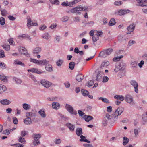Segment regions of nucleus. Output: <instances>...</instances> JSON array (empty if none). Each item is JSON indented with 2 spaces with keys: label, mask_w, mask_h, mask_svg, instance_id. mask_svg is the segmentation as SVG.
Instances as JSON below:
<instances>
[{
  "label": "nucleus",
  "mask_w": 147,
  "mask_h": 147,
  "mask_svg": "<svg viewBox=\"0 0 147 147\" xmlns=\"http://www.w3.org/2000/svg\"><path fill=\"white\" fill-rule=\"evenodd\" d=\"M138 4L136 5L138 6H141L142 7L147 6V0L143 1L142 0H136Z\"/></svg>",
  "instance_id": "423d86ee"
},
{
  "label": "nucleus",
  "mask_w": 147,
  "mask_h": 147,
  "mask_svg": "<svg viewBox=\"0 0 147 147\" xmlns=\"http://www.w3.org/2000/svg\"><path fill=\"white\" fill-rule=\"evenodd\" d=\"M130 84L134 87L135 92L138 93V83L134 80H131L130 82Z\"/></svg>",
  "instance_id": "0eeeda50"
},
{
  "label": "nucleus",
  "mask_w": 147,
  "mask_h": 147,
  "mask_svg": "<svg viewBox=\"0 0 147 147\" xmlns=\"http://www.w3.org/2000/svg\"><path fill=\"white\" fill-rule=\"evenodd\" d=\"M8 18L11 20L14 21L16 18L14 17L13 16L9 15L8 16Z\"/></svg>",
  "instance_id": "774afa93"
},
{
  "label": "nucleus",
  "mask_w": 147,
  "mask_h": 147,
  "mask_svg": "<svg viewBox=\"0 0 147 147\" xmlns=\"http://www.w3.org/2000/svg\"><path fill=\"white\" fill-rule=\"evenodd\" d=\"M32 137L34 139L39 140L41 137V135L40 134L36 133L33 134V135H32Z\"/></svg>",
  "instance_id": "4be33fe9"
},
{
  "label": "nucleus",
  "mask_w": 147,
  "mask_h": 147,
  "mask_svg": "<svg viewBox=\"0 0 147 147\" xmlns=\"http://www.w3.org/2000/svg\"><path fill=\"white\" fill-rule=\"evenodd\" d=\"M130 11L128 9H120L118 11V13L119 14L120 16L129 13Z\"/></svg>",
  "instance_id": "f8f14e48"
},
{
  "label": "nucleus",
  "mask_w": 147,
  "mask_h": 147,
  "mask_svg": "<svg viewBox=\"0 0 147 147\" xmlns=\"http://www.w3.org/2000/svg\"><path fill=\"white\" fill-rule=\"evenodd\" d=\"M124 110L123 108L121 107H119L112 114V116L110 115L109 113H106L102 121V124L104 126H106L110 124L111 126L118 119V116L120 115Z\"/></svg>",
  "instance_id": "f257e3e1"
},
{
  "label": "nucleus",
  "mask_w": 147,
  "mask_h": 147,
  "mask_svg": "<svg viewBox=\"0 0 147 147\" xmlns=\"http://www.w3.org/2000/svg\"><path fill=\"white\" fill-rule=\"evenodd\" d=\"M45 68L47 71L49 72H51L53 70V68L52 65H50L49 63L45 66Z\"/></svg>",
  "instance_id": "6ab92c4d"
},
{
  "label": "nucleus",
  "mask_w": 147,
  "mask_h": 147,
  "mask_svg": "<svg viewBox=\"0 0 147 147\" xmlns=\"http://www.w3.org/2000/svg\"><path fill=\"white\" fill-rule=\"evenodd\" d=\"M18 141L20 142H21L22 144H24L26 142L24 138L20 136L19 137Z\"/></svg>",
  "instance_id": "6e6d98bb"
},
{
  "label": "nucleus",
  "mask_w": 147,
  "mask_h": 147,
  "mask_svg": "<svg viewBox=\"0 0 147 147\" xmlns=\"http://www.w3.org/2000/svg\"><path fill=\"white\" fill-rule=\"evenodd\" d=\"M76 79L78 82H80L83 79V76L81 74H78L76 76Z\"/></svg>",
  "instance_id": "b1692460"
},
{
  "label": "nucleus",
  "mask_w": 147,
  "mask_h": 147,
  "mask_svg": "<svg viewBox=\"0 0 147 147\" xmlns=\"http://www.w3.org/2000/svg\"><path fill=\"white\" fill-rule=\"evenodd\" d=\"M94 84V82L92 80H90L89 81H88L87 84H86V85L88 87H90L92 86Z\"/></svg>",
  "instance_id": "c03bdc74"
},
{
  "label": "nucleus",
  "mask_w": 147,
  "mask_h": 147,
  "mask_svg": "<svg viewBox=\"0 0 147 147\" xmlns=\"http://www.w3.org/2000/svg\"><path fill=\"white\" fill-rule=\"evenodd\" d=\"M78 113L80 116L83 117V116H84L85 113L83 112L81 110H79L78 111Z\"/></svg>",
  "instance_id": "0e129e2a"
},
{
  "label": "nucleus",
  "mask_w": 147,
  "mask_h": 147,
  "mask_svg": "<svg viewBox=\"0 0 147 147\" xmlns=\"http://www.w3.org/2000/svg\"><path fill=\"white\" fill-rule=\"evenodd\" d=\"M98 98L99 100H101L104 103H109V101L106 98L103 97H98Z\"/></svg>",
  "instance_id": "473e14b6"
},
{
  "label": "nucleus",
  "mask_w": 147,
  "mask_h": 147,
  "mask_svg": "<svg viewBox=\"0 0 147 147\" xmlns=\"http://www.w3.org/2000/svg\"><path fill=\"white\" fill-rule=\"evenodd\" d=\"M3 129H0V132H2V134H5V135H8L10 133V131L9 129H6L4 130L3 131Z\"/></svg>",
  "instance_id": "cd10ccee"
},
{
  "label": "nucleus",
  "mask_w": 147,
  "mask_h": 147,
  "mask_svg": "<svg viewBox=\"0 0 147 147\" xmlns=\"http://www.w3.org/2000/svg\"><path fill=\"white\" fill-rule=\"evenodd\" d=\"M123 57V55H121L120 56L115 57L113 59V61L115 62L119 61L120 59L122 58Z\"/></svg>",
  "instance_id": "ea45409f"
},
{
  "label": "nucleus",
  "mask_w": 147,
  "mask_h": 147,
  "mask_svg": "<svg viewBox=\"0 0 147 147\" xmlns=\"http://www.w3.org/2000/svg\"><path fill=\"white\" fill-rule=\"evenodd\" d=\"M41 51V49L40 47H37L34 49L33 53L34 54H38Z\"/></svg>",
  "instance_id": "2eb2a0df"
},
{
  "label": "nucleus",
  "mask_w": 147,
  "mask_h": 147,
  "mask_svg": "<svg viewBox=\"0 0 147 147\" xmlns=\"http://www.w3.org/2000/svg\"><path fill=\"white\" fill-rule=\"evenodd\" d=\"M109 64V62L108 61H103L100 66V68H103L104 67H106Z\"/></svg>",
  "instance_id": "4468645a"
},
{
  "label": "nucleus",
  "mask_w": 147,
  "mask_h": 147,
  "mask_svg": "<svg viewBox=\"0 0 147 147\" xmlns=\"http://www.w3.org/2000/svg\"><path fill=\"white\" fill-rule=\"evenodd\" d=\"M81 92L82 95L84 96H87L89 94V92L87 90L84 89L81 90Z\"/></svg>",
  "instance_id": "412c9836"
},
{
  "label": "nucleus",
  "mask_w": 147,
  "mask_h": 147,
  "mask_svg": "<svg viewBox=\"0 0 147 147\" xmlns=\"http://www.w3.org/2000/svg\"><path fill=\"white\" fill-rule=\"evenodd\" d=\"M103 73L101 71H99L96 76V80L97 81H101Z\"/></svg>",
  "instance_id": "ddd939ff"
},
{
  "label": "nucleus",
  "mask_w": 147,
  "mask_h": 147,
  "mask_svg": "<svg viewBox=\"0 0 147 147\" xmlns=\"http://www.w3.org/2000/svg\"><path fill=\"white\" fill-rule=\"evenodd\" d=\"M119 70L121 71V69L120 68L119 66L117 65L116 66V67L114 69V71L115 72H117Z\"/></svg>",
  "instance_id": "680f3d73"
},
{
  "label": "nucleus",
  "mask_w": 147,
  "mask_h": 147,
  "mask_svg": "<svg viewBox=\"0 0 147 147\" xmlns=\"http://www.w3.org/2000/svg\"><path fill=\"white\" fill-rule=\"evenodd\" d=\"M3 48L5 50L8 51L10 49V46L9 45H3Z\"/></svg>",
  "instance_id": "3c124183"
},
{
  "label": "nucleus",
  "mask_w": 147,
  "mask_h": 147,
  "mask_svg": "<svg viewBox=\"0 0 147 147\" xmlns=\"http://www.w3.org/2000/svg\"><path fill=\"white\" fill-rule=\"evenodd\" d=\"M62 5L63 6H69L70 7V5H69V2L68 3L67 2H63L62 3Z\"/></svg>",
  "instance_id": "69168bd1"
},
{
  "label": "nucleus",
  "mask_w": 147,
  "mask_h": 147,
  "mask_svg": "<svg viewBox=\"0 0 147 147\" xmlns=\"http://www.w3.org/2000/svg\"><path fill=\"white\" fill-rule=\"evenodd\" d=\"M83 117L85 121L88 122L93 119V117L90 115H85Z\"/></svg>",
  "instance_id": "f3484780"
},
{
  "label": "nucleus",
  "mask_w": 147,
  "mask_h": 147,
  "mask_svg": "<svg viewBox=\"0 0 147 147\" xmlns=\"http://www.w3.org/2000/svg\"><path fill=\"white\" fill-rule=\"evenodd\" d=\"M99 37L98 36V35H96L95 34L92 37V40L94 42H96L97 40H99Z\"/></svg>",
  "instance_id": "de8ad7c7"
},
{
  "label": "nucleus",
  "mask_w": 147,
  "mask_h": 147,
  "mask_svg": "<svg viewBox=\"0 0 147 147\" xmlns=\"http://www.w3.org/2000/svg\"><path fill=\"white\" fill-rule=\"evenodd\" d=\"M76 132L77 135L79 136L82 134V129H76Z\"/></svg>",
  "instance_id": "a18cd8bd"
},
{
  "label": "nucleus",
  "mask_w": 147,
  "mask_h": 147,
  "mask_svg": "<svg viewBox=\"0 0 147 147\" xmlns=\"http://www.w3.org/2000/svg\"><path fill=\"white\" fill-rule=\"evenodd\" d=\"M117 65L121 69V71H123L125 69L126 65L123 62H121Z\"/></svg>",
  "instance_id": "aec40b11"
},
{
  "label": "nucleus",
  "mask_w": 147,
  "mask_h": 147,
  "mask_svg": "<svg viewBox=\"0 0 147 147\" xmlns=\"http://www.w3.org/2000/svg\"><path fill=\"white\" fill-rule=\"evenodd\" d=\"M66 125L69 129H74L75 128V126L70 123H67L66 124Z\"/></svg>",
  "instance_id": "864d4df0"
},
{
  "label": "nucleus",
  "mask_w": 147,
  "mask_h": 147,
  "mask_svg": "<svg viewBox=\"0 0 147 147\" xmlns=\"http://www.w3.org/2000/svg\"><path fill=\"white\" fill-rule=\"evenodd\" d=\"M118 39L120 42H122L124 40H126L125 36L122 35H119L118 37Z\"/></svg>",
  "instance_id": "c85d7f7f"
},
{
  "label": "nucleus",
  "mask_w": 147,
  "mask_h": 147,
  "mask_svg": "<svg viewBox=\"0 0 147 147\" xmlns=\"http://www.w3.org/2000/svg\"><path fill=\"white\" fill-rule=\"evenodd\" d=\"M142 119L144 122L147 121V112H145L144 114L142 115Z\"/></svg>",
  "instance_id": "58836bf2"
},
{
  "label": "nucleus",
  "mask_w": 147,
  "mask_h": 147,
  "mask_svg": "<svg viewBox=\"0 0 147 147\" xmlns=\"http://www.w3.org/2000/svg\"><path fill=\"white\" fill-rule=\"evenodd\" d=\"M13 79L15 81L16 83L17 84H20L22 82V81L20 79H18L16 77H13Z\"/></svg>",
  "instance_id": "a19ab883"
},
{
  "label": "nucleus",
  "mask_w": 147,
  "mask_h": 147,
  "mask_svg": "<svg viewBox=\"0 0 147 147\" xmlns=\"http://www.w3.org/2000/svg\"><path fill=\"white\" fill-rule=\"evenodd\" d=\"M6 65L4 63L0 62V67L1 68L5 69L6 68Z\"/></svg>",
  "instance_id": "052dcab7"
},
{
  "label": "nucleus",
  "mask_w": 147,
  "mask_h": 147,
  "mask_svg": "<svg viewBox=\"0 0 147 147\" xmlns=\"http://www.w3.org/2000/svg\"><path fill=\"white\" fill-rule=\"evenodd\" d=\"M115 23L116 22L115 19L113 18H112L111 19L108 24L109 26H112L115 25Z\"/></svg>",
  "instance_id": "7c9ffc66"
},
{
  "label": "nucleus",
  "mask_w": 147,
  "mask_h": 147,
  "mask_svg": "<svg viewBox=\"0 0 147 147\" xmlns=\"http://www.w3.org/2000/svg\"><path fill=\"white\" fill-rule=\"evenodd\" d=\"M66 107L67 111L71 114L75 115H76L77 114L76 111H74V108L70 105L66 104Z\"/></svg>",
  "instance_id": "39448f33"
},
{
  "label": "nucleus",
  "mask_w": 147,
  "mask_h": 147,
  "mask_svg": "<svg viewBox=\"0 0 147 147\" xmlns=\"http://www.w3.org/2000/svg\"><path fill=\"white\" fill-rule=\"evenodd\" d=\"M63 62V60L62 59H59L56 62V64L58 66H60Z\"/></svg>",
  "instance_id": "603ef678"
},
{
  "label": "nucleus",
  "mask_w": 147,
  "mask_h": 147,
  "mask_svg": "<svg viewBox=\"0 0 147 147\" xmlns=\"http://www.w3.org/2000/svg\"><path fill=\"white\" fill-rule=\"evenodd\" d=\"M29 76L30 77L34 82H37L35 77H34V76L31 74H29Z\"/></svg>",
  "instance_id": "338daca9"
},
{
  "label": "nucleus",
  "mask_w": 147,
  "mask_h": 147,
  "mask_svg": "<svg viewBox=\"0 0 147 147\" xmlns=\"http://www.w3.org/2000/svg\"><path fill=\"white\" fill-rule=\"evenodd\" d=\"M73 21L76 22H80V19L79 17H75L73 18Z\"/></svg>",
  "instance_id": "e2e57ef3"
},
{
  "label": "nucleus",
  "mask_w": 147,
  "mask_h": 147,
  "mask_svg": "<svg viewBox=\"0 0 147 147\" xmlns=\"http://www.w3.org/2000/svg\"><path fill=\"white\" fill-rule=\"evenodd\" d=\"M38 113L42 117L45 118L46 117V114L45 111L42 109L39 110Z\"/></svg>",
  "instance_id": "c756f323"
},
{
  "label": "nucleus",
  "mask_w": 147,
  "mask_h": 147,
  "mask_svg": "<svg viewBox=\"0 0 147 147\" xmlns=\"http://www.w3.org/2000/svg\"><path fill=\"white\" fill-rule=\"evenodd\" d=\"M80 138L81 139L80 140V141H84L88 143L90 142V141H88L87 139H86L85 137L83 135H81Z\"/></svg>",
  "instance_id": "c9c22d12"
},
{
  "label": "nucleus",
  "mask_w": 147,
  "mask_h": 147,
  "mask_svg": "<svg viewBox=\"0 0 147 147\" xmlns=\"http://www.w3.org/2000/svg\"><path fill=\"white\" fill-rule=\"evenodd\" d=\"M0 11L1 15L3 16H5L8 14L7 11L5 9H1Z\"/></svg>",
  "instance_id": "79ce46f5"
},
{
  "label": "nucleus",
  "mask_w": 147,
  "mask_h": 147,
  "mask_svg": "<svg viewBox=\"0 0 147 147\" xmlns=\"http://www.w3.org/2000/svg\"><path fill=\"white\" fill-rule=\"evenodd\" d=\"M7 88L6 87L3 85L0 84V94L4 92L6 90Z\"/></svg>",
  "instance_id": "a878e982"
},
{
  "label": "nucleus",
  "mask_w": 147,
  "mask_h": 147,
  "mask_svg": "<svg viewBox=\"0 0 147 147\" xmlns=\"http://www.w3.org/2000/svg\"><path fill=\"white\" fill-rule=\"evenodd\" d=\"M33 144L34 146H37L40 144V143L39 141V140L34 139Z\"/></svg>",
  "instance_id": "49530a36"
},
{
  "label": "nucleus",
  "mask_w": 147,
  "mask_h": 147,
  "mask_svg": "<svg viewBox=\"0 0 147 147\" xmlns=\"http://www.w3.org/2000/svg\"><path fill=\"white\" fill-rule=\"evenodd\" d=\"M0 23L1 25H3L5 24V19L2 17L0 18Z\"/></svg>",
  "instance_id": "09e8293b"
},
{
  "label": "nucleus",
  "mask_w": 147,
  "mask_h": 147,
  "mask_svg": "<svg viewBox=\"0 0 147 147\" xmlns=\"http://www.w3.org/2000/svg\"><path fill=\"white\" fill-rule=\"evenodd\" d=\"M114 98L115 99L119 100L121 101H123L125 99V97L122 95H116L114 96Z\"/></svg>",
  "instance_id": "dca6fc26"
},
{
  "label": "nucleus",
  "mask_w": 147,
  "mask_h": 147,
  "mask_svg": "<svg viewBox=\"0 0 147 147\" xmlns=\"http://www.w3.org/2000/svg\"><path fill=\"white\" fill-rule=\"evenodd\" d=\"M14 64L15 65H18L22 66H25V64L22 62L19 61L17 59H16L14 62Z\"/></svg>",
  "instance_id": "5701e85b"
},
{
  "label": "nucleus",
  "mask_w": 147,
  "mask_h": 147,
  "mask_svg": "<svg viewBox=\"0 0 147 147\" xmlns=\"http://www.w3.org/2000/svg\"><path fill=\"white\" fill-rule=\"evenodd\" d=\"M23 107L25 110H27L29 109L30 108L31 106L29 105L24 103L23 105Z\"/></svg>",
  "instance_id": "4c0bfd02"
},
{
  "label": "nucleus",
  "mask_w": 147,
  "mask_h": 147,
  "mask_svg": "<svg viewBox=\"0 0 147 147\" xmlns=\"http://www.w3.org/2000/svg\"><path fill=\"white\" fill-rule=\"evenodd\" d=\"M0 80L3 81L5 82H8V80L7 78V77L4 76H2L0 75Z\"/></svg>",
  "instance_id": "2f4dec72"
},
{
  "label": "nucleus",
  "mask_w": 147,
  "mask_h": 147,
  "mask_svg": "<svg viewBox=\"0 0 147 147\" xmlns=\"http://www.w3.org/2000/svg\"><path fill=\"white\" fill-rule=\"evenodd\" d=\"M49 61H48L46 59H43L42 60H39V63L38 65H44L45 66L47 65L49 63Z\"/></svg>",
  "instance_id": "9b49d317"
},
{
  "label": "nucleus",
  "mask_w": 147,
  "mask_h": 147,
  "mask_svg": "<svg viewBox=\"0 0 147 147\" xmlns=\"http://www.w3.org/2000/svg\"><path fill=\"white\" fill-rule=\"evenodd\" d=\"M69 20V17L67 16H64L63 17H62L61 20L63 22H67Z\"/></svg>",
  "instance_id": "37998d69"
},
{
  "label": "nucleus",
  "mask_w": 147,
  "mask_h": 147,
  "mask_svg": "<svg viewBox=\"0 0 147 147\" xmlns=\"http://www.w3.org/2000/svg\"><path fill=\"white\" fill-rule=\"evenodd\" d=\"M27 71L28 72H31L35 73L37 74H41L42 73H44V72L40 71L37 68H31L28 69Z\"/></svg>",
  "instance_id": "1a4fd4ad"
},
{
  "label": "nucleus",
  "mask_w": 147,
  "mask_h": 147,
  "mask_svg": "<svg viewBox=\"0 0 147 147\" xmlns=\"http://www.w3.org/2000/svg\"><path fill=\"white\" fill-rule=\"evenodd\" d=\"M42 37L43 38L48 40L50 37V36L48 33H47L42 35Z\"/></svg>",
  "instance_id": "72a5a7b5"
},
{
  "label": "nucleus",
  "mask_w": 147,
  "mask_h": 147,
  "mask_svg": "<svg viewBox=\"0 0 147 147\" xmlns=\"http://www.w3.org/2000/svg\"><path fill=\"white\" fill-rule=\"evenodd\" d=\"M40 83L45 87L47 88H49L52 84L51 83L45 80H41Z\"/></svg>",
  "instance_id": "20e7f679"
},
{
  "label": "nucleus",
  "mask_w": 147,
  "mask_h": 147,
  "mask_svg": "<svg viewBox=\"0 0 147 147\" xmlns=\"http://www.w3.org/2000/svg\"><path fill=\"white\" fill-rule=\"evenodd\" d=\"M131 67L133 68H136L137 66V63L136 61L131 62Z\"/></svg>",
  "instance_id": "5fc2aeb1"
},
{
  "label": "nucleus",
  "mask_w": 147,
  "mask_h": 147,
  "mask_svg": "<svg viewBox=\"0 0 147 147\" xmlns=\"http://www.w3.org/2000/svg\"><path fill=\"white\" fill-rule=\"evenodd\" d=\"M135 28V26L134 25V24H131L129 26H128L127 28V29L128 31L127 34H130L131 32L134 31Z\"/></svg>",
  "instance_id": "9d476101"
},
{
  "label": "nucleus",
  "mask_w": 147,
  "mask_h": 147,
  "mask_svg": "<svg viewBox=\"0 0 147 147\" xmlns=\"http://www.w3.org/2000/svg\"><path fill=\"white\" fill-rule=\"evenodd\" d=\"M5 57L4 52L3 50H0V58Z\"/></svg>",
  "instance_id": "13d9d810"
},
{
  "label": "nucleus",
  "mask_w": 147,
  "mask_h": 147,
  "mask_svg": "<svg viewBox=\"0 0 147 147\" xmlns=\"http://www.w3.org/2000/svg\"><path fill=\"white\" fill-rule=\"evenodd\" d=\"M24 122L27 125L30 124L32 123L31 119L30 117H27L24 119Z\"/></svg>",
  "instance_id": "393cba45"
},
{
  "label": "nucleus",
  "mask_w": 147,
  "mask_h": 147,
  "mask_svg": "<svg viewBox=\"0 0 147 147\" xmlns=\"http://www.w3.org/2000/svg\"><path fill=\"white\" fill-rule=\"evenodd\" d=\"M75 63L74 62H71L69 63V68L71 70H73L74 67Z\"/></svg>",
  "instance_id": "e433bc0d"
},
{
  "label": "nucleus",
  "mask_w": 147,
  "mask_h": 147,
  "mask_svg": "<svg viewBox=\"0 0 147 147\" xmlns=\"http://www.w3.org/2000/svg\"><path fill=\"white\" fill-rule=\"evenodd\" d=\"M30 61L38 65V64L39 60H38L36 59L31 58L30 59Z\"/></svg>",
  "instance_id": "8fccbe9b"
},
{
  "label": "nucleus",
  "mask_w": 147,
  "mask_h": 147,
  "mask_svg": "<svg viewBox=\"0 0 147 147\" xmlns=\"http://www.w3.org/2000/svg\"><path fill=\"white\" fill-rule=\"evenodd\" d=\"M0 103L3 105H7L11 103V102L7 99H3L0 101Z\"/></svg>",
  "instance_id": "a211bd4d"
},
{
  "label": "nucleus",
  "mask_w": 147,
  "mask_h": 147,
  "mask_svg": "<svg viewBox=\"0 0 147 147\" xmlns=\"http://www.w3.org/2000/svg\"><path fill=\"white\" fill-rule=\"evenodd\" d=\"M129 141V139L127 138L126 137H124L123 143V145L124 146L126 145L128 143Z\"/></svg>",
  "instance_id": "f704fd0d"
},
{
  "label": "nucleus",
  "mask_w": 147,
  "mask_h": 147,
  "mask_svg": "<svg viewBox=\"0 0 147 147\" xmlns=\"http://www.w3.org/2000/svg\"><path fill=\"white\" fill-rule=\"evenodd\" d=\"M26 50V49L25 48H24L23 47H20L19 51L20 53L21 54H22L23 53H24V52Z\"/></svg>",
  "instance_id": "bf43d9fd"
},
{
  "label": "nucleus",
  "mask_w": 147,
  "mask_h": 147,
  "mask_svg": "<svg viewBox=\"0 0 147 147\" xmlns=\"http://www.w3.org/2000/svg\"><path fill=\"white\" fill-rule=\"evenodd\" d=\"M31 18L29 17V18L28 19L27 24V25L29 28V27L30 26V25L31 24Z\"/></svg>",
  "instance_id": "4d7b16f0"
},
{
  "label": "nucleus",
  "mask_w": 147,
  "mask_h": 147,
  "mask_svg": "<svg viewBox=\"0 0 147 147\" xmlns=\"http://www.w3.org/2000/svg\"><path fill=\"white\" fill-rule=\"evenodd\" d=\"M125 100L126 102L129 104L133 102V101L132 96L128 94H127L125 95Z\"/></svg>",
  "instance_id": "6e6552de"
},
{
  "label": "nucleus",
  "mask_w": 147,
  "mask_h": 147,
  "mask_svg": "<svg viewBox=\"0 0 147 147\" xmlns=\"http://www.w3.org/2000/svg\"><path fill=\"white\" fill-rule=\"evenodd\" d=\"M113 49L111 48L105 49L100 53L99 56L102 58H105L110 55Z\"/></svg>",
  "instance_id": "7ed1b4c3"
},
{
  "label": "nucleus",
  "mask_w": 147,
  "mask_h": 147,
  "mask_svg": "<svg viewBox=\"0 0 147 147\" xmlns=\"http://www.w3.org/2000/svg\"><path fill=\"white\" fill-rule=\"evenodd\" d=\"M88 9L87 6L81 5L73 8L70 11L72 13H76V15H80L81 14V11H86Z\"/></svg>",
  "instance_id": "f03ea898"
},
{
  "label": "nucleus",
  "mask_w": 147,
  "mask_h": 147,
  "mask_svg": "<svg viewBox=\"0 0 147 147\" xmlns=\"http://www.w3.org/2000/svg\"><path fill=\"white\" fill-rule=\"evenodd\" d=\"M52 106L53 109H57L59 108L60 105L57 102H53Z\"/></svg>",
  "instance_id": "bb28decb"
}]
</instances>
